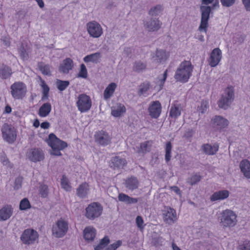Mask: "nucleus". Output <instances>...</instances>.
<instances>
[{"label": "nucleus", "instance_id": "c85d7f7f", "mask_svg": "<svg viewBox=\"0 0 250 250\" xmlns=\"http://www.w3.org/2000/svg\"><path fill=\"white\" fill-rule=\"evenodd\" d=\"M96 236V230L92 227H86L83 230V237L87 241H93Z\"/></svg>", "mask_w": 250, "mask_h": 250}, {"label": "nucleus", "instance_id": "37998d69", "mask_svg": "<svg viewBox=\"0 0 250 250\" xmlns=\"http://www.w3.org/2000/svg\"><path fill=\"white\" fill-rule=\"evenodd\" d=\"M167 69H166L162 76H159L158 77V81L156 82L157 84L159 86V89L161 90L163 88L167 76Z\"/></svg>", "mask_w": 250, "mask_h": 250}, {"label": "nucleus", "instance_id": "6ab92c4d", "mask_svg": "<svg viewBox=\"0 0 250 250\" xmlns=\"http://www.w3.org/2000/svg\"><path fill=\"white\" fill-rule=\"evenodd\" d=\"M127 162L125 158L119 156L113 157L110 160V167L114 169L124 168L126 165Z\"/></svg>", "mask_w": 250, "mask_h": 250}, {"label": "nucleus", "instance_id": "bf43d9fd", "mask_svg": "<svg viewBox=\"0 0 250 250\" xmlns=\"http://www.w3.org/2000/svg\"><path fill=\"white\" fill-rule=\"evenodd\" d=\"M246 9L247 11H250V0H242Z\"/></svg>", "mask_w": 250, "mask_h": 250}, {"label": "nucleus", "instance_id": "7ed1b4c3", "mask_svg": "<svg viewBox=\"0 0 250 250\" xmlns=\"http://www.w3.org/2000/svg\"><path fill=\"white\" fill-rule=\"evenodd\" d=\"M10 90L11 96L15 100H22L27 93V86L22 82H14L10 86Z\"/></svg>", "mask_w": 250, "mask_h": 250}, {"label": "nucleus", "instance_id": "473e14b6", "mask_svg": "<svg viewBox=\"0 0 250 250\" xmlns=\"http://www.w3.org/2000/svg\"><path fill=\"white\" fill-rule=\"evenodd\" d=\"M88 190V184L86 182L83 183L77 189V195L81 198H84L87 195Z\"/></svg>", "mask_w": 250, "mask_h": 250}, {"label": "nucleus", "instance_id": "a19ab883", "mask_svg": "<svg viewBox=\"0 0 250 250\" xmlns=\"http://www.w3.org/2000/svg\"><path fill=\"white\" fill-rule=\"evenodd\" d=\"M38 66L39 69L41 71V72L45 75H51V71L50 68L51 66L48 64H45L42 62H38Z\"/></svg>", "mask_w": 250, "mask_h": 250}, {"label": "nucleus", "instance_id": "dca6fc26", "mask_svg": "<svg viewBox=\"0 0 250 250\" xmlns=\"http://www.w3.org/2000/svg\"><path fill=\"white\" fill-rule=\"evenodd\" d=\"M148 112L152 118L157 119L162 112V105L159 101L151 102L148 108Z\"/></svg>", "mask_w": 250, "mask_h": 250}, {"label": "nucleus", "instance_id": "a211bd4d", "mask_svg": "<svg viewBox=\"0 0 250 250\" xmlns=\"http://www.w3.org/2000/svg\"><path fill=\"white\" fill-rule=\"evenodd\" d=\"M27 156L30 160L36 162L40 161L44 158L42 150L39 148H31L27 152Z\"/></svg>", "mask_w": 250, "mask_h": 250}, {"label": "nucleus", "instance_id": "c756f323", "mask_svg": "<svg viewBox=\"0 0 250 250\" xmlns=\"http://www.w3.org/2000/svg\"><path fill=\"white\" fill-rule=\"evenodd\" d=\"M169 55L168 52H166L163 50L157 49L156 51L155 56H152V58L158 62H161L166 61L169 57Z\"/></svg>", "mask_w": 250, "mask_h": 250}, {"label": "nucleus", "instance_id": "5fc2aeb1", "mask_svg": "<svg viewBox=\"0 0 250 250\" xmlns=\"http://www.w3.org/2000/svg\"><path fill=\"white\" fill-rule=\"evenodd\" d=\"M208 103L207 101H203L201 104L199 111L201 113H204L208 108Z\"/></svg>", "mask_w": 250, "mask_h": 250}, {"label": "nucleus", "instance_id": "b1692460", "mask_svg": "<svg viewBox=\"0 0 250 250\" xmlns=\"http://www.w3.org/2000/svg\"><path fill=\"white\" fill-rule=\"evenodd\" d=\"M182 110V107L181 105L178 102H175L171 106L169 116L172 118L176 119L180 116Z\"/></svg>", "mask_w": 250, "mask_h": 250}, {"label": "nucleus", "instance_id": "0eeeda50", "mask_svg": "<svg viewBox=\"0 0 250 250\" xmlns=\"http://www.w3.org/2000/svg\"><path fill=\"white\" fill-rule=\"evenodd\" d=\"M103 211V207L97 202L89 204L85 208V216L89 219L93 220L99 217Z\"/></svg>", "mask_w": 250, "mask_h": 250}, {"label": "nucleus", "instance_id": "a18cd8bd", "mask_svg": "<svg viewBox=\"0 0 250 250\" xmlns=\"http://www.w3.org/2000/svg\"><path fill=\"white\" fill-rule=\"evenodd\" d=\"M80 68L77 77L86 79L88 76V73L85 65L83 63H82L80 65Z\"/></svg>", "mask_w": 250, "mask_h": 250}, {"label": "nucleus", "instance_id": "09e8293b", "mask_svg": "<svg viewBox=\"0 0 250 250\" xmlns=\"http://www.w3.org/2000/svg\"><path fill=\"white\" fill-rule=\"evenodd\" d=\"M163 11L162 6L158 5L151 8L149 11V15L152 16H156L160 14Z\"/></svg>", "mask_w": 250, "mask_h": 250}, {"label": "nucleus", "instance_id": "680f3d73", "mask_svg": "<svg viewBox=\"0 0 250 250\" xmlns=\"http://www.w3.org/2000/svg\"><path fill=\"white\" fill-rule=\"evenodd\" d=\"M170 189L174 191L177 194L181 195V192L180 188L177 186H172L170 187Z\"/></svg>", "mask_w": 250, "mask_h": 250}, {"label": "nucleus", "instance_id": "cd10ccee", "mask_svg": "<svg viewBox=\"0 0 250 250\" xmlns=\"http://www.w3.org/2000/svg\"><path fill=\"white\" fill-rule=\"evenodd\" d=\"M240 168L244 175L250 179V162L247 159H244L240 163Z\"/></svg>", "mask_w": 250, "mask_h": 250}, {"label": "nucleus", "instance_id": "c9c22d12", "mask_svg": "<svg viewBox=\"0 0 250 250\" xmlns=\"http://www.w3.org/2000/svg\"><path fill=\"white\" fill-rule=\"evenodd\" d=\"M118 199L120 201L124 202L127 204H135L138 202V199L132 198L128 195L121 193L118 195Z\"/></svg>", "mask_w": 250, "mask_h": 250}, {"label": "nucleus", "instance_id": "f257e3e1", "mask_svg": "<svg viewBox=\"0 0 250 250\" xmlns=\"http://www.w3.org/2000/svg\"><path fill=\"white\" fill-rule=\"evenodd\" d=\"M193 66L190 61L182 62L177 68L175 75V79L181 83L187 82L192 75Z\"/></svg>", "mask_w": 250, "mask_h": 250}, {"label": "nucleus", "instance_id": "4d7b16f0", "mask_svg": "<svg viewBox=\"0 0 250 250\" xmlns=\"http://www.w3.org/2000/svg\"><path fill=\"white\" fill-rule=\"evenodd\" d=\"M223 6L226 7H230L235 2V0H220Z\"/></svg>", "mask_w": 250, "mask_h": 250}, {"label": "nucleus", "instance_id": "6e6552de", "mask_svg": "<svg viewBox=\"0 0 250 250\" xmlns=\"http://www.w3.org/2000/svg\"><path fill=\"white\" fill-rule=\"evenodd\" d=\"M68 224L67 222L63 219L59 220L56 224L52 227V233L56 237L61 238L67 232Z\"/></svg>", "mask_w": 250, "mask_h": 250}, {"label": "nucleus", "instance_id": "2f4dec72", "mask_svg": "<svg viewBox=\"0 0 250 250\" xmlns=\"http://www.w3.org/2000/svg\"><path fill=\"white\" fill-rule=\"evenodd\" d=\"M12 74V69L8 66L2 64L0 66V77L2 79L9 78Z\"/></svg>", "mask_w": 250, "mask_h": 250}, {"label": "nucleus", "instance_id": "bb28decb", "mask_svg": "<svg viewBox=\"0 0 250 250\" xmlns=\"http://www.w3.org/2000/svg\"><path fill=\"white\" fill-rule=\"evenodd\" d=\"M229 193L227 190H220L214 192L210 197V201L213 202L227 198Z\"/></svg>", "mask_w": 250, "mask_h": 250}, {"label": "nucleus", "instance_id": "603ef678", "mask_svg": "<svg viewBox=\"0 0 250 250\" xmlns=\"http://www.w3.org/2000/svg\"><path fill=\"white\" fill-rule=\"evenodd\" d=\"M201 179V176L197 174L193 175L190 178L189 183L191 185L196 184Z\"/></svg>", "mask_w": 250, "mask_h": 250}, {"label": "nucleus", "instance_id": "864d4df0", "mask_svg": "<svg viewBox=\"0 0 250 250\" xmlns=\"http://www.w3.org/2000/svg\"><path fill=\"white\" fill-rule=\"evenodd\" d=\"M136 223L137 227L141 230H143L144 228V220L143 218L140 216H138L136 218Z\"/></svg>", "mask_w": 250, "mask_h": 250}, {"label": "nucleus", "instance_id": "f03ea898", "mask_svg": "<svg viewBox=\"0 0 250 250\" xmlns=\"http://www.w3.org/2000/svg\"><path fill=\"white\" fill-rule=\"evenodd\" d=\"M47 143L52 149L51 154L56 156H61L62 154L61 150H62L68 146L66 142L60 140L53 133L49 135Z\"/></svg>", "mask_w": 250, "mask_h": 250}, {"label": "nucleus", "instance_id": "4c0bfd02", "mask_svg": "<svg viewBox=\"0 0 250 250\" xmlns=\"http://www.w3.org/2000/svg\"><path fill=\"white\" fill-rule=\"evenodd\" d=\"M152 145L151 141H146L140 144L138 150L139 153L145 154L149 151V149Z\"/></svg>", "mask_w": 250, "mask_h": 250}, {"label": "nucleus", "instance_id": "0e129e2a", "mask_svg": "<svg viewBox=\"0 0 250 250\" xmlns=\"http://www.w3.org/2000/svg\"><path fill=\"white\" fill-rule=\"evenodd\" d=\"M41 126L42 128L47 129L50 126V124L48 122H44L41 124Z\"/></svg>", "mask_w": 250, "mask_h": 250}, {"label": "nucleus", "instance_id": "58836bf2", "mask_svg": "<svg viewBox=\"0 0 250 250\" xmlns=\"http://www.w3.org/2000/svg\"><path fill=\"white\" fill-rule=\"evenodd\" d=\"M146 68V63L143 62L141 61H136L133 65V70L134 72L140 73L145 70Z\"/></svg>", "mask_w": 250, "mask_h": 250}, {"label": "nucleus", "instance_id": "f704fd0d", "mask_svg": "<svg viewBox=\"0 0 250 250\" xmlns=\"http://www.w3.org/2000/svg\"><path fill=\"white\" fill-rule=\"evenodd\" d=\"M117 85L114 83H110L105 89L104 92V96L105 99H108L111 97L114 93Z\"/></svg>", "mask_w": 250, "mask_h": 250}, {"label": "nucleus", "instance_id": "f3484780", "mask_svg": "<svg viewBox=\"0 0 250 250\" xmlns=\"http://www.w3.org/2000/svg\"><path fill=\"white\" fill-rule=\"evenodd\" d=\"M222 59V51L219 48L213 49L210 53L208 62L211 67L217 66Z\"/></svg>", "mask_w": 250, "mask_h": 250}, {"label": "nucleus", "instance_id": "338daca9", "mask_svg": "<svg viewBox=\"0 0 250 250\" xmlns=\"http://www.w3.org/2000/svg\"><path fill=\"white\" fill-rule=\"evenodd\" d=\"M12 108L9 105H7L5 107L4 111L6 113H10L11 112Z\"/></svg>", "mask_w": 250, "mask_h": 250}, {"label": "nucleus", "instance_id": "ea45409f", "mask_svg": "<svg viewBox=\"0 0 250 250\" xmlns=\"http://www.w3.org/2000/svg\"><path fill=\"white\" fill-rule=\"evenodd\" d=\"M40 82V85L42 89V99H46L48 97V94L50 88L48 85L46 83L44 80H43L41 77H39Z\"/></svg>", "mask_w": 250, "mask_h": 250}, {"label": "nucleus", "instance_id": "49530a36", "mask_svg": "<svg viewBox=\"0 0 250 250\" xmlns=\"http://www.w3.org/2000/svg\"><path fill=\"white\" fill-rule=\"evenodd\" d=\"M61 186L66 191H70L71 187L69 184V181L65 175H63L61 179Z\"/></svg>", "mask_w": 250, "mask_h": 250}, {"label": "nucleus", "instance_id": "393cba45", "mask_svg": "<svg viewBox=\"0 0 250 250\" xmlns=\"http://www.w3.org/2000/svg\"><path fill=\"white\" fill-rule=\"evenodd\" d=\"M73 62L69 58L64 59L59 67L60 71L63 73H68L73 67Z\"/></svg>", "mask_w": 250, "mask_h": 250}, {"label": "nucleus", "instance_id": "13d9d810", "mask_svg": "<svg viewBox=\"0 0 250 250\" xmlns=\"http://www.w3.org/2000/svg\"><path fill=\"white\" fill-rule=\"evenodd\" d=\"M20 56L23 60H27L28 58V54L25 49H21L20 52Z\"/></svg>", "mask_w": 250, "mask_h": 250}, {"label": "nucleus", "instance_id": "e2e57ef3", "mask_svg": "<svg viewBox=\"0 0 250 250\" xmlns=\"http://www.w3.org/2000/svg\"><path fill=\"white\" fill-rule=\"evenodd\" d=\"M0 160L3 165H7L9 163V161L5 156H1Z\"/></svg>", "mask_w": 250, "mask_h": 250}, {"label": "nucleus", "instance_id": "aec40b11", "mask_svg": "<svg viewBox=\"0 0 250 250\" xmlns=\"http://www.w3.org/2000/svg\"><path fill=\"white\" fill-rule=\"evenodd\" d=\"M13 208L11 205H6L0 209V221H5L12 215Z\"/></svg>", "mask_w": 250, "mask_h": 250}, {"label": "nucleus", "instance_id": "c03bdc74", "mask_svg": "<svg viewBox=\"0 0 250 250\" xmlns=\"http://www.w3.org/2000/svg\"><path fill=\"white\" fill-rule=\"evenodd\" d=\"M150 83L149 82H145L142 83L139 86L138 94L143 95L146 93L150 88Z\"/></svg>", "mask_w": 250, "mask_h": 250}, {"label": "nucleus", "instance_id": "052dcab7", "mask_svg": "<svg viewBox=\"0 0 250 250\" xmlns=\"http://www.w3.org/2000/svg\"><path fill=\"white\" fill-rule=\"evenodd\" d=\"M242 250H250V241H245L243 247L242 248Z\"/></svg>", "mask_w": 250, "mask_h": 250}, {"label": "nucleus", "instance_id": "774afa93", "mask_svg": "<svg viewBox=\"0 0 250 250\" xmlns=\"http://www.w3.org/2000/svg\"><path fill=\"white\" fill-rule=\"evenodd\" d=\"M171 246L173 250H182L174 243H172Z\"/></svg>", "mask_w": 250, "mask_h": 250}, {"label": "nucleus", "instance_id": "5701e85b", "mask_svg": "<svg viewBox=\"0 0 250 250\" xmlns=\"http://www.w3.org/2000/svg\"><path fill=\"white\" fill-rule=\"evenodd\" d=\"M219 145L215 143L213 146L209 144H205L202 146V149L203 152L208 155H213L215 154L219 149Z\"/></svg>", "mask_w": 250, "mask_h": 250}, {"label": "nucleus", "instance_id": "1a4fd4ad", "mask_svg": "<svg viewBox=\"0 0 250 250\" xmlns=\"http://www.w3.org/2000/svg\"><path fill=\"white\" fill-rule=\"evenodd\" d=\"M3 139L8 143L12 144L17 138V132L14 127L8 124H4L1 128Z\"/></svg>", "mask_w": 250, "mask_h": 250}, {"label": "nucleus", "instance_id": "69168bd1", "mask_svg": "<svg viewBox=\"0 0 250 250\" xmlns=\"http://www.w3.org/2000/svg\"><path fill=\"white\" fill-rule=\"evenodd\" d=\"M214 0H202V5H208L213 2Z\"/></svg>", "mask_w": 250, "mask_h": 250}, {"label": "nucleus", "instance_id": "423d86ee", "mask_svg": "<svg viewBox=\"0 0 250 250\" xmlns=\"http://www.w3.org/2000/svg\"><path fill=\"white\" fill-rule=\"evenodd\" d=\"M233 99V87L232 86H228L225 89L224 94L218 102L219 107L225 109H227L230 105Z\"/></svg>", "mask_w": 250, "mask_h": 250}, {"label": "nucleus", "instance_id": "de8ad7c7", "mask_svg": "<svg viewBox=\"0 0 250 250\" xmlns=\"http://www.w3.org/2000/svg\"><path fill=\"white\" fill-rule=\"evenodd\" d=\"M57 86L58 89L61 91L64 90L69 85V82L68 81H62L57 80Z\"/></svg>", "mask_w": 250, "mask_h": 250}, {"label": "nucleus", "instance_id": "412c9836", "mask_svg": "<svg viewBox=\"0 0 250 250\" xmlns=\"http://www.w3.org/2000/svg\"><path fill=\"white\" fill-rule=\"evenodd\" d=\"M124 184L126 188L129 190H133L138 188L139 182L136 177L131 176L125 180Z\"/></svg>", "mask_w": 250, "mask_h": 250}, {"label": "nucleus", "instance_id": "3c124183", "mask_svg": "<svg viewBox=\"0 0 250 250\" xmlns=\"http://www.w3.org/2000/svg\"><path fill=\"white\" fill-rule=\"evenodd\" d=\"M39 193L43 198H46L48 195V188L47 185H41L40 187Z\"/></svg>", "mask_w": 250, "mask_h": 250}, {"label": "nucleus", "instance_id": "9b49d317", "mask_svg": "<svg viewBox=\"0 0 250 250\" xmlns=\"http://www.w3.org/2000/svg\"><path fill=\"white\" fill-rule=\"evenodd\" d=\"M109 242V238L108 236H105L101 240L100 243L95 247L94 249L95 250H116L122 244V241L118 240L115 243L107 247Z\"/></svg>", "mask_w": 250, "mask_h": 250}, {"label": "nucleus", "instance_id": "e433bc0d", "mask_svg": "<svg viewBox=\"0 0 250 250\" xmlns=\"http://www.w3.org/2000/svg\"><path fill=\"white\" fill-rule=\"evenodd\" d=\"M145 25L146 28L149 31H156L160 27V24L158 19L153 20L150 22H147Z\"/></svg>", "mask_w": 250, "mask_h": 250}, {"label": "nucleus", "instance_id": "2eb2a0df", "mask_svg": "<svg viewBox=\"0 0 250 250\" xmlns=\"http://www.w3.org/2000/svg\"><path fill=\"white\" fill-rule=\"evenodd\" d=\"M94 138L96 143L103 146L108 145L111 141V137L108 133L103 130L97 131Z\"/></svg>", "mask_w": 250, "mask_h": 250}, {"label": "nucleus", "instance_id": "39448f33", "mask_svg": "<svg viewBox=\"0 0 250 250\" xmlns=\"http://www.w3.org/2000/svg\"><path fill=\"white\" fill-rule=\"evenodd\" d=\"M78 110L81 113L88 111L92 106V101L90 97L86 94L79 95L76 103Z\"/></svg>", "mask_w": 250, "mask_h": 250}, {"label": "nucleus", "instance_id": "8fccbe9b", "mask_svg": "<svg viewBox=\"0 0 250 250\" xmlns=\"http://www.w3.org/2000/svg\"><path fill=\"white\" fill-rule=\"evenodd\" d=\"M30 208L31 205L27 198H25L21 200L20 204V209L21 210H26Z\"/></svg>", "mask_w": 250, "mask_h": 250}, {"label": "nucleus", "instance_id": "4468645a", "mask_svg": "<svg viewBox=\"0 0 250 250\" xmlns=\"http://www.w3.org/2000/svg\"><path fill=\"white\" fill-rule=\"evenodd\" d=\"M86 26L88 33L93 38H99L103 34V29L97 22H89L87 23Z\"/></svg>", "mask_w": 250, "mask_h": 250}, {"label": "nucleus", "instance_id": "7c9ffc66", "mask_svg": "<svg viewBox=\"0 0 250 250\" xmlns=\"http://www.w3.org/2000/svg\"><path fill=\"white\" fill-rule=\"evenodd\" d=\"M51 105L49 103L43 104L39 108L38 114L41 117H46L51 112Z\"/></svg>", "mask_w": 250, "mask_h": 250}, {"label": "nucleus", "instance_id": "79ce46f5", "mask_svg": "<svg viewBox=\"0 0 250 250\" xmlns=\"http://www.w3.org/2000/svg\"><path fill=\"white\" fill-rule=\"evenodd\" d=\"M172 144L170 142H167L165 145V161L168 163L171 158Z\"/></svg>", "mask_w": 250, "mask_h": 250}, {"label": "nucleus", "instance_id": "a878e982", "mask_svg": "<svg viewBox=\"0 0 250 250\" xmlns=\"http://www.w3.org/2000/svg\"><path fill=\"white\" fill-rule=\"evenodd\" d=\"M126 112V108L122 104H117L111 107V115L115 117L121 116Z\"/></svg>", "mask_w": 250, "mask_h": 250}, {"label": "nucleus", "instance_id": "f8f14e48", "mask_svg": "<svg viewBox=\"0 0 250 250\" xmlns=\"http://www.w3.org/2000/svg\"><path fill=\"white\" fill-rule=\"evenodd\" d=\"M38 238V232L32 229L24 230L21 237L22 243L28 245L33 244Z\"/></svg>", "mask_w": 250, "mask_h": 250}, {"label": "nucleus", "instance_id": "72a5a7b5", "mask_svg": "<svg viewBox=\"0 0 250 250\" xmlns=\"http://www.w3.org/2000/svg\"><path fill=\"white\" fill-rule=\"evenodd\" d=\"M101 57L100 53L96 52L90 55H88L84 57L83 61L86 62H92L97 63L99 62Z\"/></svg>", "mask_w": 250, "mask_h": 250}, {"label": "nucleus", "instance_id": "20e7f679", "mask_svg": "<svg viewBox=\"0 0 250 250\" xmlns=\"http://www.w3.org/2000/svg\"><path fill=\"white\" fill-rule=\"evenodd\" d=\"M219 220L224 227H233L237 223V215L233 211L227 209L221 212Z\"/></svg>", "mask_w": 250, "mask_h": 250}, {"label": "nucleus", "instance_id": "ddd939ff", "mask_svg": "<svg viewBox=\"0 0 250 250\" xmlns=\"http://www.w3.org/2000/svg\"><path fill=\"white\" fill-rule=\"evenodd\" d=\"M163 216L164 221L169 225L174 224L178 219L176 210L169 207L165 208Z\"/></svg>", "mask_w": 250, "mask_h": 250}, {"label": "nucleus", "instance_id": "4be33fe9", "mask_svg": "<svg viewBox=\"0 0 250 250\" xmlns=\"http://www.w3.org/2000/svg\"><path fill=\"white\" fill-rule=\"evenodd\" d=\"M228 123L227 119L220 116H215L212 120L213 127L217 129H221L226 127L228 125Z\"/></svg>", "mask_w": 250, "mask_h": 250}, {"label": "nucleus", "instance_id": "6e6d98bb", "mask_svg": "<svg viewBox=\"0 0 250 250\" xmlns=\"http://www.w3.org/2000/svg\"><path fill=\"white\" fill-rule=\"evenodd\" d=\"M22 179L23 178L21 176H19L16 179L14 184V188L18 189L21 187Z\"/></svg>", "mask_w": 250, "mask_h": 250}, {"label": "nucleus", "instance_id": "9d476101", "mask_svg": "<svg viewBox=\"0 0 250 250\" xmlns=\"http://www.w3.org/2000/svg\"><path fill=\"white\" fill-rule=\"evenodd\" d=\"M200 8L201 12V21L199 29L206 32L211 8L209 6L201 5Z\"/></svg>", "mask_w": 250, "mask_h": 250}]
</instances>
